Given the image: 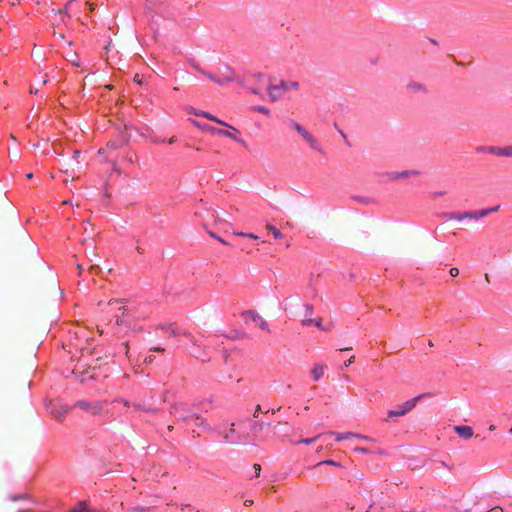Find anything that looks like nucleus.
<instances>
[{
	"label": "nucleus",
	"mask_w": 512,
	"mask_h": 512,
	"mask_svg": "<svg viewBox=\"0 0 512 512\" xmlns=\"http://www.w3.org/2000/svg\"><path fill=\"white\" fill-rule=\"evenodd\" d=\"M422 397H424V394L418 395V396H416L414 398H411V399L405 401L401 405H398L396 409L389 410L387 412V418L385 419V421H390L394 417H401V416L406 415L407 413H409L411 410H413L415 408V406L417 405L418 401Z\"/></svg>",
	"instance_id": "nucleus-4"
},
{
	"label": "nucleus",
	"mask_w": 512,
	"mask_h": 512,
	"mask_svg": "<svg viewBox=\"0 0 512 512\" xmlns=\"http://www.w3.org/2000/svg\"><path fill=\"white\" fill-rule=\"evenodd\" d=\"M152 351L154 352H164L165 349L163 347H154V348H151Z\"/></svg>",
	"instance_id": "nucleus-43"
},
{
	"label": "nucleus",
	"mask_w": 512,
	"mask_h": 512,
	"mask_svg": "<svg viewBox=\"0 0 512 512\" xmlns=\"http://www.w3.org/2000/svg\"><path fill=\"white\" fill-rule=\"evenodd\" d=\"M28 498H29V496H28V494H26V493L20 494V495H18V496H16V495H11V496H10V499H11L12 501H16V500H24V501H27V500H28Z\"/></svg>",
	"instance_id": "nucleus-27"
},
{
	"label": "nucleus",
	"mask_w": 512,
	"mask_h": 512,
	"mask_svg": "<svg viewBox=\"0 0 512 512\" xmlns=\"http://www.w3.org/2000/svg\"><path fill=\"white\" fill-rule=\"evenodd\" d=\"M485 281H486L487 283H489V282H490V279H489L488 274H485Z\"/></svg>",
	"instance_id": "nucleus-54"
},
{
	"label": "nucleus",
	"mask_w": 512,
	"mask_h": 512,
	"mask_svg": "<svg viewBox=\"0 0 512 512\" xmlns=\"http://www.w3.org/2000/svg\"><path fill=\"white\" fill-rule=\"evenodd\" d=\"M77 269H78V271H79V274H81V273H82V271H83L82 265L78 264V265H77Z\"/></svg>",
	"instance_id": "nucleus-49"
},
{
	"label": "nucleus",
	"mask_w": 512,
	"mask_h": 512,
	"mask_svg": "<svg viewBox=\"0 0 512 512\" xmlns=\"http://www.w3.org/2000/svg\"><path fill=\"white\" fill-rule=\"evenodd\" d=\"M478 150L500 157L512 158V145L480 147Z\"/></svg>",
	"instance_id": "nucleus-9"
},
{
	"label": "nucleus",
	"mask_w": 512,
	"mask_h": 512,
	"mask_svg": "<svg viewBox=\"0 0 512 512\" xmlns=\"http://www.w3.org/2000/svg\"><path fill=\"white\" fill-rule=\"evenodd\" d=\"M117 144L116 143H109L108 144V148H111V149H117Z\"/></svg>",
	"instance_id": "nucleus-47"
},
{
	"label": "nucleus",
	"mask_w": 512,
	"mask_h": 512,
	"mask_svg": "<svg viewBox=\"0 0 512 512\" xmlns=\"http://www.w3.org/2000/svg\"><path fill=\"white\" fill-rule=\"evenodd\" d=\"M26 177H27L28 179H31V178L33 177V174H32V173H28V174L26 175Z\"/></svg>",
	"instance_id": "nucleus-57"
},
{
	"label": "nucleus",
	"mask_w": 512,
	"mask_h": 512,
	"mask_svg": "<svg viewBox=\"0 0 512 512\" xmlns=\"http://www.w3.org/2000/svg\"><path fill=\"white\" fill-rule=\"evenodd\" d=\"M347 350H351V348H342V349H340V351H347Z\"/></svg>",
	"instance_id": "nucleus-61"
},
{
	"label": "nucleus",
	"mask_w": 512,
	"mask_h": 512,
	"mask_svg": "<svg viewBox=\"0 0 512 512\" xmlns=\"http://www.w3.org/2000/svg\"><path fill=\"white\" fill-rule=\"evenodd\" d=\"M195 69L200 74L206 76L211 81L221 86L229 84L235 80V73L229 66H223L215 74L208 72L197 65L195 66Z\"/></svg>",
	"instance_id": "nucleus-1"
},
{
	"label": "nucleus",
	"mask_w": 512,
	"mask_h": 512,
	"mask_svg": "<svg viewBox=\"0 0 512 512\" xmlns=\"http://www.w3.org/2000/svg\"><path fill=\"white\" fill-rule=\"evenodd\" d=\"M189 113H192V114H194V115H196V116H201V114H202V113H204V111H200V110H196V109H194V108H191V109L189 110Z\"/></svg>",
	"instance_id": "nucleus-37"
},
{
	"label": "nucleus",
	"mask_w": 512,
	"mask_h": 512,
	"mask_svg": "<svg viewBox=\"0 0 512 512\" xmlns=\"http://www.w3.org/2000/svg\"><path fill=\"white\" fill-rule=\"evenodd\" d=\"M246 237L251 238V239H258V236L253 233H247Z\"/></svg>",
	"instance_id": "nucleus-44"
},
{
	"label": "nucleus",
	"mask_w": 512,
	"mask_h": 512,
	"mask_svg": "<svg viewBox=\"0 0 512 512\" xmlns=\"http://www.w3.org/2000/svg\"><path fill=\"white\" fill-rule=\"evenodd\" d=\"M355 361V356L350 357L347 361L344 362V367L350 366Z\"/></svg>",
	"instance_id": "nucleus-36"
},
{
	"label": "nucleus",
	"mask_w": 512,
	"mask_h": 512,
	"mask_svg": "<svg viewBox=\"0 0 512 512\" xmlns=\"http://www.w3.org/2000/svg\"><path fill=\"white\" fill-rule=\"evenodd\" d=\"M266 229L269 230L270 232H272L273 236L276 238V239H281L283 238V234L280 232L279 229H277L275 226L271 225V224H267L266 225Z\"/></svg>",
	"instance_id": "nucleus-18"
},
{
	"label": "nucleus",
	"mask_w": 512,
	"mask_h": 512,
	"mask_svg": "<svg viewBox=\"0 0 512 512\" xmlns=\"http://www.w3.org/2000/svg\"><path fill=\"white\" fill-rule=\"evenodd\" d=\"M201 117H204L210 121L216 122L222 126H228L227 123L223 122L222 120L218 119L217 117L213 116L212 114L205 112L201 114Z\"/></svg>",
	"instance_id": "nucleus-17"
},
{
	"label": "nucleus",
	"mask_w": 512,
	"mask_h": 512,
	"mask_svg": "<svg viewBox=\"0 0 512 512\" xmlns=\"http://www.w3.org/2000/svg\"><path fill=\"white\" fill-rule=\"evenodd\" d=\"M75 406L92 414V415H100L103 412V403L99 401H85L80 400L75 403Z\"/></svg>",
	"instance_id": "nucleus-6"
},
{
	"label": "nucleus",
	"mask_w": 512,
	"mask_h": 512,
	"mask_svg": "<svg viewBox=\"0 0 512 512\" xmlns=\"http://www.w3.org/2000/svg\"><path fill=\"white\" fill-rule=\"evenodd\" d=\"M37 92H38V90H34V89H32V88L30 89V93H31V94H36Z\"/></svg>",
	"instance_id": "nucleus-56"
},
{
	"label": "nucleus",
	"mask_w": 512,
	"mask_h": 512,
	"mask_svg": "<svg viewBox=\"0 0 512 512\" xmlns=\"http://www.w3.org/2000/svg\"><path fill=\"white\" fill-rule=\"evenodd\" d=\"M449 274L452 276V277H456L459 275V269L456 268V267H453L450 269L449 271Z\"/></svg>",
	"instance_id": "nucleus-33"
},
{
	"label": "nucleus",
	"mask_w": 512,
	"mask_h": 512,
	"mask_svg": "<svg viewBox=\"0 0 512 512\" xmlns=\"http://www.w3.org/2000/svg\"><path fill=\"white\" fill-rule=\"evenodd\" d=\"M165 329L170 332L172 335L175 334V328H174V325L173 324H168Z\"/></svg>",
	"instance_id": "nucleus-35"
},
{
	"label": "nucleus",
	"mask_w": 512,
	"mask_h": 512,
	"mask_svg": "<svg viewBox=\"0 0 512 512\" xmlns=\"http://www.w3.org/2000/svg\"><path fill=\"white\" fill-rule=\"evenodd\" d=\"M354 438H357V439H363V440H366V441H370V442H373L374 439L366 436V435H362V434H357L355 433V437Z\"/></svg>",
	"instance_id": "nucleus-31"
},
{
	"label": "nucleus",
	"mask_w": 512,
	"mask_h": 512,
	"mask_svg": "<svg viewBox=\"0 0 512 512\" xmlns=\"http://www.w3.org/2000/svg\"><path fill=\"white\" fill-rule=\"evenodd\" d=\"M209 235H210L211 237H213V238L217 239V240H218V241H220L221 243H223V244H227V242H226L224 239H222L221 237L217 236L214 232L209 231Z\"/></svg>",
	"instance_id": "nucleus-32"
},
{
	"label": "nucleus",
	"mask_w": 512,
	"mask_h": 512,
	"mask_svg": "<svg viewBox=\"0 0 512 512\" xmlns=\"http://www.w3.org/2000/svg\"><path fill=\"white\" fill-rule=\"evenodd\" d=\"M407 89L412 93H427V88L423 83L411 81L407 84Z\"/></svg>",
	"instance_id": "nucleus-14"
},
{
	"label": "nucleus",
	"mask_w": 512,
	"mask_h": 512,
	"mask_svg": "<svg viewBox=\"0 0 512 512\" xmlns=\"http://www.w3.org/2000/svg\"><path fill=\"white\" fill-rule=\"evenodd\" d=\"M303 309H304V313L302 315V320H301V323L303 326H309V325H312L313 323V318H312V315L314 313V307L312 304H305L303 306Z\"/></svg>",
	"instance_id": "nucleus-11"
},
{
	"label": "nucleus",
	"mask_w": 512,
	"mask_h": 512,
	"mask_svg": "<svg viewBox=\"0 0 512 512\" xmlns=\"http://www.w3.org/2000/svg\"><path fill=\"white\" fill-rule=\"evenodd\" d=\"M488 512H503V509L501 507L496 506L490 509Z\"/></svg>",
	"instance_id": "nucleus-41"
},
{
	"label": "nucleus",
	"mask_w": 512,
	"mask_h": 512,
	"mask_svg": "<svg viewBox=\"0 0 512 512\" xmlns=\"http://www.w3.org/2000/svg\"><path fill=\"white\" fill-rule=\"evenodd\" d=\"M194 419L196 421L197 426L204 428L208 427L206 419L202 418L201 416L195 414Z\"/></svg>",
	"instance_id": "nucleus-24"
},
{
	"label": "nucleus",
	"mask_w": 512,
	"mask_h": 512,
	"mask_svg": "<svg viewBox=\"0 0 512 512\" xmlns=\"http://www.w3.org/2000/svg\"><path fill=\"white\" fill-rule=\"evenodd\" d=\"M454 430L463 439H470L474 434L472 427L466 425L455 426Z\"/></svg>",
	"instance_id": "nucleus-13"
},
{
	"label": "nucleus",
	"mask_w": 512,
	"mask_h": 512,
	"mask_svg": "<svg viewBox=\"0 0 512 512\" xmlns=\"http://www.w3.org/2000/svg\"><path fill=\"white\" fill-rule=\"evenodd\" d=\"M253 468L255 469L257 476H259L261 466L259 464H254Z\"/></svg>",
	"instance_id": "nucleus-42"
},
{
	"label": "nucleus",
	"mask_w": 512,
	"mask_h": 512,
	"mask_svg": "<svg viewBox=\"0 0 512 512\" xmlns=\"http://www.w3.org/2000/svg\"><path fill=\"white\" fill-rule=\"evenodd\" d=\"M500 206L496 205L491 208L487 209H481V210H473V211H466V212H453L447 215L448 219L450 220H456V221H463L465 219L469 220H475L478 221L486 216H488L491 213L497 212L499 210Z\"/></svg>",
	"instance_id": "nucleus-2"
},
{
	"label": "nucleus",
	"mask_w": 512,
	"mask_h": 512,
	"mask_svg": "<svg viewBox=\"0 0 512 512\" xmlns=\"http://www.w3.org/2000/svg\"><path fill=\"white\" fill-rule=\"evenodd\" d=\"M332 435H334L336 437L337 441H342V440H346V439L355 437V433H353V432H347V433H344V434L332 433Z\"/></svg>",
	"instance_id": "nucleus-19"
},
{
	"label": "nucleus",
	"mask_w": 512,
	"mask_h": 512,
	"mask_svg": "<svg viewBox=\"0 0 512 512\" xmlns=\"http://www.w3.org/2000/svg\"><path fill=\"white\" fill-rule=\"evenodd\" d=\"M119 311H121V315L116 317L115 324L117 326H129L131 319L134 317V313L136 312V308H129L122 305L119 307Z\"/></svg>",
	"instance_id": "nucleus-8"
},
{
	"label": "nucleus",
	"mask_w": 512,
	"mask_h": 512,
	"mask_svg": "<svg viewBox=\"0 0 512 512\" xmlns=\"http://www.w3.org/2000/svg\"><path fill=\"white\" fill-rule=\"evenodd\" d=\"M89 8H90V11H94L95 9V5L93 3L89 4Z\"/></svg>",
	"instance_id": "nucleus-51"
},
{
	"label": "nucleus",
	"mask_w": 512,
	"mask_h": 512,
	"mask_svg": "<svg viewBox=\"0 0 512 512\" xmlns=\"http://www.w3.org/2000/svg\"><path fill=\"white\" fill-rule=\"evenodd\" d=\"M79 154H80V151L75 150V151H74V158H75V159H77V157L79 156Z\"/></svg>",
	"instance_id": "nucleus-50"
},
{
	"label": "nucleus",
	"mask_w": 512,
	"mask_h": 512,
	"mask_svg": "<svg viewBox=\"0 0 512 512\" xmlns=\"http://www.w3.org/2000/svg\"><path fill=\"white\" fill-rule=\"evenodd\" d=\"M173 428H174V427H173V425H169V426H168V430H169V431H172V430H173Z\"/></svg>",
	"instance_id": "nucleus-60"
},
{
	"label": "nucleus",
	"mask_w": 512,
	"mask_h": 512,
	"mask_svg": "<svg viewBox=\"0 0 512 512\" xmlns=\"http://www.w3.org/2000/svg\"><path fill=\"white\" fill-rule=\"evenodd\" d=\"M134 407L136 409H139V410H144V411H147V412H152V413H157L159 410L156 409V408H152V407H146L145 404H142V403H137V404H134Z\"/></svg>",
	"instance_id": "nucleus-21"
},
{
	"label": "nucleus",
	"mask_w": 512,
	"mask_h": 512,
	"mask_svg": "<svg viewBox=\"0 0 512 512\" xmlns=\"http://www.w3.org/2000/svg\"><path fill=\"white\" fill-rule=\"evenodd\" d=\"M419 172L418 171H415V170H407V171H403L401 173H397L395 175L394 178H399V177H408V176H413V175H418Z\"/></svg>",
	"instance_id": "nucleus-22"
},
{
	"label": "nucleus",
	"mask_w": 512,
	"mask_h": 512,
	"mask_svg": "<svg viewBox=\"0 0 512 512\" xmlns=\"http://www.w3.org/2000/svg\"><path fill=\"white\" fill-rule=\"evenodd\" d=\"M59 24H65V21L63 19L59 20Z\"/></svg>",
	"instance_id": "nucleus-62"
},
{
	"label": "nucleus",
	"mask_w": 512,
	"mask_h": 512,
	"mask_svg": "<svg viewBox=\"0 0 512 512\" xmlns=\"http://www.w3.org/2000/svg\"><path fill=\"white\" fill-rule=\"evenodd\" d=\"M289 125L301 135V137L309 144L313 150L322 152L318 140L304 126L300 125L294 120H290Z\"/></svg>",
	"instance_id": "nucleus-5"
},
{
	"label": "nucleus",
	"mask_w": 512,
	"mask_h": 512,
	"mask_svg": "<svg viewBox=\"0 0 512 512\" xmlns=\"http://www.w3.org/2000/svg\"><path fill=\"white\" fill-rule=\"evenodd\" d=\"M191 123H192L194 126H196V127L200 128V129H202V130H205V131H207V132H209V129H216V128H215V127H213V126H209V125H206V124H201V123H199V122H198V121H196V120H191Z\"/></svg>",
	"instance_id": "nucleus-23"
},
{
	"label": "nucleus",
	"mask_w": 512,
	"mask_h": 512,
	"mask_svg": "<svg viewBox=\"0 0 512 512\" xmlns=\"http://www.w3.org/2000/svg\"><path fill=\"white\" fill-rule=\"evenodd\" d=\"M355 451H356V452H359V453H363V454H368V453H370V451H369L367 448H364V447H356V448H355Z\"/></svg>",
	"instance_id": "nucleus-34"
},
{
	"label": "nucleus",
	"mask_w": 512,
	"mask_h": 512,
	"mask_svg": "<svg viewBox=\"0 0 512 512\" xmlns=\"http://www.w3.org/2000/svg\"><path fill=\"white\" fill-rule=\"evenodd\" d=\"M324 371H325V366H324V365H322V364H316V365L313 367L312 371H311V373H312V375H313L314 380H315V381L320 380V379L323 377V375H324Z\"/></svg>",
	"instance_id": "nucleus-15"
},
{
	"label": "nucleus",
	"mask_w": 512,
	"mask_h": 512,
	"mask_svg": "<svg viewBox=\"0 0 512 512\" xmlns=\"http://www.w3.org/2000/svg\"><path fill=\"white\" fill-rule=\"evenodd\" d=\"M64 415L57 416V419L61 420Z\"/></svg>",
	"instance_id": "nucleus-64"
},
{
	"label": "nucleus",
	"mask_w": 512,
	"mask_h": 512,
	"mask_svg": "<svg viewBox=\"0 0 512 512\" xmlns=\"http://www.w3.org/2000/svg\"><path fill=\"white\" fill-rule=\"evenodd\" d=\"M134 80H135V81H137L138 83H140V80H139V78H138V75H136V76L134 77Z\"/></svg>",
	"instance_id": "nucleus-59"
},
{
	"label": "nucleus",
	"mask_w": 512,
	"mask_h": 512,
	"mask_svg": "<svg viewBox=\"0 0 512 512\" xmlns=\"http://www.w3.org/2000/svg\"><path fill=\"white\" fill-rule=\"evenodd\" d=\"M324 464H326V465H332V466H336V467H340V466H341V464H340V463H338V462H336V461H334V460H325V461H322V462L318 463V466H320V465H324Z\"/></svg>",
	"instance_id": "nucleus-29"
},
{
	"label": "nucleus",
	"mask_w": 512,
	"mask_h": 512,
	"mask_svg": "<svg viewBox=\"0 0 512 512\" xmlns=\"http://www.w3.org/2000/svg\"><path fill=\"white\" fill-rule=\"evenodd\" d=\"M97 330L100 334H102L104 332L103 328H100L99 326L97 327Z\"/></svg>",
	"instance_id": "nucleus-53"
},
{
	"label": "nucleus",
	"mask_w": 512,
	"mask_h": 512,
	"mask_svg": "<svg viewBox=\"0 0 512 512\" xmlns=\"http://www.w3.org/2000/svg\"><path fill=\"white\" fill-rule=\"evenodd\" d=\"M318 437H319V436L314 437V438H305V439H301L298 443H303V444L308 445V444L313 443V442H314Z\"/></svg>",
	"instance_id": "nucleus-30"
},
{
	"label": "nucleus",
	"mask_w": 512,
	"mask_h": 512,
	"mask_svg": "<svg viewBox=\"0 0 512 512\" xmlns=\"http://www.w3.org/2000/svg\"><path fill=\"white\" fill-rule=\"evenodd\" d=\"M170 413L176 416L178 421L188 422L190 419H194L195 414L185 407L184 405H173L170 408Z\"/></svg>",
	"instance_id": "nucleus-7"
},
{
	"label": "nucleus",
	"mask_w": 512,
	"mask_h": 512,
	"mask_svg": "<svg viewBox=\"0 0 512 512\" xmlns=\"http://www.w3.org/2000/svg\"><path fill=\"white\" fill-rule=\"evenodd\" d=\"M213 217H214V221H215V222H220V221H221V219H220V217H219V215H218V214H216V215H215V214H213Z\"/></svg>",
	"instance_id": "nucleus-48"
},
{
	"label": "nucleus",
	"mask_w": 512,
	"mask_h": 512,
	"mask_svg": "<svg viewBox=\"0 0 512 512\" xmlns=\"http://www.w3.org/2000/svg\"><path fill=\"white\" fill-rule=\"evenodd\" d=\"M248 315L250 316L251 320L255 322L262 330L270 332L267 321L264 320L258 313L254 311H249Z\"/></svg>",
	"instance_id": "nucleus-12"
},
{
	"label": "nucleus",
	"mask_w": 512,
	"mask_h": 512,
	"mask_svg": "<svg viewBox=\"0 0 512 512\" xmlns=\"http://www.w3.org/2000/svg\"><path fill=\"white\" fill-rule=\"evenodd\" d=\"M234 234L238 237H246V235H247V233H244V232H235Z\"/></svg>",
	"instance_id": "nucleus-45"
},
{
	"label": "nucleus",
	"mask_w": 512,
	"mask_h": 512,
	"mask_svg": "<svg viewBox=\"0 0 512 512\" xmlns=\"http://www.w3.org/2000/svg\"><path fill=\"white\" fill-rule=\"evenodd\" d=\"M278 428H284L283 437H290L292 434L290 432H293V428L289 427V424L287 422H279L278 425L274 427V429Z\"/></svg>",
	"instance_id": "nucleus-16"
},
{
	"label": "nucleus",
	"mask_w": 512,
	"mask_h": 512,
	"mask_svg": "<svg viewBox=\"0 0 512 512\" xmlns=\"http://www.w3.org/2000/svg\"><path fill=\"white\" fill-rule=\"evenodd\" d=\"M153 360H154V357H153V356H148V357H145V359H144V363H146V364H150V363H152V362H153Z\"/></svg>",
	"instance_id": "nucleus-40"
},
{
	"label": "nucleus",
	"mask_w": 512,
	"mask_h": 512,
	"mask_svg": "<svg viewBox=\"0 0 512 512\" xmlns=\"http://www.w3.org/2000/svg\"><path fill=\"white\" fill-rule=\"evenodd\" d=\"M300 88V84L297 81H283L281 80L278 84L269 83L267 91L272 101L280 99L284 93L288 91H297Z\"/></svg>",
	"instance_id": "nucleus-3"
},
{
	"label": "nucleus",
	"mask_w": 512,
	"mask_h": 512,
	"mask_svg": "<svg viewBox=\"0 0 512 512\" xmlns=\"http://www.w3.org/2000/svg\"><path fill=\"white\" fill-rule=\"evenodd\" d=\"M495 429H496L495 425H490V426H489V430H490V431H494Z\"/></svg>",
	"instance_id": "nucleus-52"
},
{
	"label": "nucleus",
	"mask_w": 512,
	"mask_h": 512,
	"mask_svg": "<svg viewBox=\"0 0 512 512\" xmlns=\"http://www.w3.org/2000/svg\"><path fill=\"white\" fill-rule=\"evenodd\" d=\"M123 299H111L108 301V305H112V304H115V303H123Z\"/></svg>",
	"instance_id": "nucleus-38"
},
{
	"label": "nucleus",
	"mask_w": 512,
	"mask_h": 512,
	"mask_svg": "<svg viewBox=\"0 0 512 512\" xmlns=\"http://www.w3.org/2000/svg\"><path fill=\"white\" fill-rule=\"evenodd\" d=\"M71 512H92L87 509V503L85 501H81L77 504L75 508L71 510Z\"/></svg>",
	"instance_id": "nucleus-20"
},
{
	"label": "nucleus",
	"mask_w": 512,
	"mask_h": 512,
	"mask_svg": "<svg viewBox=\"0 0 512 512\" xmlns=\"http://www.w3.org/2000/svg\"><path fill=\"white\" fill-rule=\"evenodd\" d=\"M249 90H250V91H251V93H253V94H256V95L260 94L259 90H258V89H256V88H250Z\"/></svg>",
	"instance_id": "nucleus-46"
},
{
	"label": "nucleus",
	"mask_w": 512,
	"mask_h": 512,
	"mask_svg": "<svg viewBox=\"0 0 512 512\" xmlns=\"http://www.w3.org/2000/svg\"><path fill=\"white\" fill-rule=\"evenodd\" d=\"M226 127L229 128V130H224V129L216 128V129H209V132L212 133V134H218V135H221V136L228 137V138L233 139V140H235V141H237V142H239L241 144H244V141L237 137L236 134L239 133V131L235 127H233V126H231L229 124Z\"/></svg>",
	"instance_id": "nucleus-10"
},
{
	"label": "nucleus",
	"mask_w": 512,
	"mask_h": 512,
	"mask_svg": "<svg viewBox=\"0 0 512 512\" xmlns=\"http://www.w3.org/2000/svg\"><path fill=\"white\" fill-rule=\"evenodd\" d=\"M168 143H169V144L174 143V137H171V138L168 140Z\"/></svg>",
	"instance_id": "nucleus-55"
},
{
	"label": "nucleus",
	"mask_w": 512,
	"mask_h": 512,
	"mask_svg": "<svg viewBox=\"0 0 512 512\" xmlns=\"http://www.w3.org/2000/svg\"><path fill=\"white\" fill-rule=\"evenodd\" d=\"M59 38L64 39L65 38L64 34H60Z\"/></svg>",
	"instance_id": "nucleus-63"
},
{
	"label": "nucleus",
	"mask_w": 512,
	"mask_h": 512,
	"mask_svg": "<svg viewBox=\"0 0 512 512\" xmlns=\"http://www.w3.org/2000/svg\"><path fill=\"white\" fill-rule=\"evenodd\" d=\"M107 89H112L113 88V85L109 84V85H106L105 86Z\"/></svg>",
	"instance_id": "nucleus-58"
},
{
	"label": "nucleus",
	"mask_w": 512,
	"mask_h": 512,
	"mask_svg": "<svg viewBox=\"0 0 512 512\" xmlns=\"http://www.w3.org/2000/svg\"><path fill=\"white\" fill-rule=\"evenodd\" d=\"M263 427H264V423L263 422H255L252 427H251V430L253 431V433H260L262 430H263Z\"/></svg>",
	"instance_id": "nucleus-25"
},
{
	"label": "nucleus",
	"mask_w": 512,
	"mask_h": 512,
	"mask_svg": "<svg viewBox=\"0 0 512 512\" xmlns=\"http://www.w3.org/2000/svg\"><path fill=\"white\" fill-rule=\"evenodd\" d=\"M312 325H315L317 328L321 329V330H324V331H327L328 328L327 327H324L323 324H322V318H317V319H313V323Z\"/></svg>",
	"instance_id": "nucleus-26"
},
{
	"label": "nucleus",
	"mask_w": 512,
	"mask_h": 512,
	"mask_svg": "<svg viewBox=\"0 0 512 512\" xmlns=\"http://www.w3.org/2000/svg\"><path fill=\"white\" fill-rule=\"evenodd\" d=\"M254 110L258 111L259 113L265 114V115L270 114V110L268 108H266L265 106H256V107H254Z\"/></svg>",
	"instance_id": "nucleus-28"
},
{
	"label": "nucleus",
	"mask_w": 512,
	"mask_h": 512,
	"mask_svg": "<svg viewBox=\"0 0 512 512\" xmlns=\"http://www.w3.org/2000/svg\"><path fill=\"white\" fill-rule=\"evenodd\" d=\"M260 412H261V406H260V405H257V406H256V409H255V411H254L253 416H254L255 418H257V417L259 416V413H260Z\"/></svg>",
	"instance_id": "nucleus-39"
}]
</instances>
